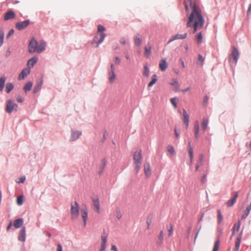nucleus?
I'll use <instances>...</instances> for the list:
<instances>
[{
    "mask_svg": "<svg viewBox=\"0 0 251 251\" xmlns=\"http://www.w3.org/2000/svg\"><path fill=\"white\" fill-rule=\"evenodd\" d=\"M56 251H63L62 247L60 244H58Z\"/></svg>",
    "mask_w": 251,
    "mask_h": 251,
    "instance_id": "53",
    "label": "nucleus"
},
{
    "mask_svg": "<svg viewBox=\"0 0 251 251\" xmlns=\"http://www.w3.org/2000/svg\"><path fill=\"white\" fill-rule=\"evenodd\" d=\"M18 239L20 241L25 242V227H23L19 232Z\"/></svg>",
    "mask_w": 251,
    "mask_h": 251,
    "instance_id": "17",
    "label": "nucleus"
},
{
    "mask_svg": "<svg viewBox=\"0 0 251 251\" xmlns=\"http://www.w3.org/2000/svg\"><path fill=\"white\" fill-rule=\"evenodd\" d=\"M163 237H164L163 232V231H161L160 232V234L158 236V243L159 244H161L162 243L163 240Z\"/></svg>",
    "mask_w": 251,
    "mask_h": 251,
    "instance_id": "38",
    "label": "nucleus"
},
{
    "mask_svg": "<svg viewBox=\"0 0 251 251\" xmlns=\"http://www.w3.org/2000/svg\"><path fill=\"white\" fill-rule=\"evenodd\" d=\"M157 75H153L152 76L151 81L149 83L148 86L151 87H152L157 81Z\"/></svg>",
    "mask_w": 251,
    "mask_h": 251,
    "instance_id": "32",
    "label": "nucleus"
},
{
    "mask_svg": "<svg viewBox=\"0 0 251 251\" xmlns=\"http://www.w3.org/2000/svg\"><path fill=\"white\" fill-rule=\"evenodd\" d=\"M80 212H81L82 218V220L84 222V225L85 226L86 220L87 219V216H88V212H87V208L85 206L84 207L82 208L81 209Z\"/></svg>",
    "mask_w": 251,
    "mask_h": 251,
    "instance_id": "13",
    "label": "nucleus"
},
{
    "mask_svg": "<svg viewBox=\"0 0 251 251\" xmlns=\"http://www.w3.org/2000/svg\"><path fill=\"white\" fill-rule=\"evenodd\" d=\"M187 36V34L186 32L184 33L183 34H177L172 37V38L170 40L169 42H172L175 40L184 39H185Z\"/></svg>",
    "mask_w": 251,
    "mask_h": 251,
    "instance_id": "12",
    "label": "nucleus"
},
{
    "mask_svg": "<svg viewBox=\"0 0 251 251\" xmlns=\"http://www.w3.org/2000/svg\"><path fill=\"white\" fill-rule=\"evenodd\" d=\"M173 230H174L173 226L172 224H171L169 228H168V236L169 237L172 236V235L173 234Z\"/></svg>",
    "mask_w": 251,
    "mask_h": 251,
    "instance_id": "45",
    "label": "nucleus"
},
{
    "mask_svg": "<svg viewBox=\"0 0 251 251\" xmlns=\"http://www.w3.org/2000/svg\"><path fill=\"white\" fill-rule=\"evenodd\" d=\"M208 100V98L207 96H205L203 99V102L204 103H207Z\"/></svg>",
    "mask_w": 251,
    "mask_h": 251,
    "instance_id": "62",
    "label": "nucleus"
},
{
    "mask_svg": "<svg viewBox=\"0 0 251 251\" xmlns=\"http://www.w3.org/2000/svg\"><path fill=\"white\" fill-rule=\"evenodd\" d=\"M46 47V43L41 41L39 43L34 39H32L28 45V51L30 53H41L44 51Z\"/></svg>",
    "mask_w": 251,
    "mask_h": 251,
    "instance_id": "2",
    "label": "nucleus"
},
{
    "mask_svg": "<svg viewBox=\"0 0 251 251\" xmlns=\"http://www.w3.org/2000/svg\"><path fill=\"white\" fill-rule=\"evenodd\" d=\"M120 43L123 45L126 44V40L125 38H122L120 40Z\"/></svg>",
    "mask_w": 251,
    "mask_h": 251,
    "instance_id": "56",
    "label": "nucleus"
},
{
    "mask_svg": "<svg viewBox=\"0 0 251 251\" xmlns=\"http://www.w3.org/2000/svg\"><path fill=\"white\" fill-rule=\"evenodd\" d=\"M152 223V217H148L146 220V224L147 225V228L149 229L150 228V226Z\"/></svg>",
    "mask_w": 251,
    "mask_h": 251,
    "instance_id": "40",
    "label": "nucleus"
},
{
    "mask_svg": "<svg viewBox=\"0 0 251 251\" xmlns=\"http://www.w3.org/2000/svg\"><path fill=\"white\" fill-rule=\"evenodd\" d=\"M120 59L118 57H116L115 58V63L117 64V65H119L120 63Z\"/></svg>",
    "mask_w": 251,
    "mask_h": 251,
    "instance_id": "54",
    "label": "nucleus"
},
{
    "mask_svg": "<svg viewBox=\"0 0 251 251\" xmlns=\"http://www.w3.org/2000/svg\"><path fill=\"white\" fill-rule=\"evenodd\" d=\"M105 30V28L103 26L101 25H98L97 34L94 38V41L97 43V47L103 41L106 37V34L103 32Z\"/></svg>",
    "mask_w": 251,
    "mask_h": 251,
    "instance_id": "3",
    "label": "nucleus"
},
{
    "mask_svg": "<svg viewBox=\"0 0 251 251\" xmlns=\"http://www.w3.org/2000/svg\"><path fill=\"white\" fill-rule=\"evenodd\" d=\"M179 62L181 63L182 67L183 68H184L185 67V63H184L183 60L182 59H180Z\"/></svg>",
    "mask_w": 251,
    "mask_h": 251,
    "instance_id": "59",
    "label": "nucleus"
},
{
    "mask_svg": "<svg viewBox=\"0 0 251 251\" xmlns=\"http://www.w3.org/2000/svg\"><path fill=\"white\" fill-rule=\"evenodd\" d=\"M14 31L13 29H11L7 36V38L13 35L14 34Z\"/></svg>",
    "mask_w": 251,
    "mask_h": 251,
    "instance_id": "58",
    "label": "nucleus"
},
{
    "mask_svg": "<svg viewBox=\"0 0 251 251\" xmlns=\"http://www.w3.org/2000/svg\"><path fill=\"white\" fill-rule=\"evenodd\" d=\"M93 202L95 207L96 208L97 212H99L100 204L99 199L98 198L94 199Z\"/></svg>",
    "mask_w": 251,
    "mask_h": 251,
    "instance_id": "30",
    "label": "nucleus"
},
{
    "mask_svg": "<svg viewBox=\"0 0 251 251\" xmlns=\"http://www.w3.org/2000/svg\"><path fill=\"white\" fill-rule=\"evenodd\" d=\"M81 134V132L79 131H73L72 132L71 137V141H75L78 139Z\"/></svg>",
    "mask_w": 251,
    "mask_h": 251,
    "instance_id": "21",
    "label": "nucleus"
},
{
    "mask_svg": "<svg viewBox=\"0 0 251 251\" xmlns=\"http://www.w3.org/2000/svg\"><path fill=\"white\" fill-rule=\"evenodd\" d=\"M196 40L198 44H201L202 42V35L201 32L197 35Z\"/></svg>",
    "mask_w": 251,
    "mask_h": 251,
    "instance_id": "33",
    "label": "nucleus"
},
{
    "mask_svg": "<svg viewBox=\"0 0 251 251\" xmlns=\"http://www.w3.org/2000/svg\"><path fill=\"white\" fill-rule=\"evenodd\" d=\"M4 36V32L3 31H1L0 34V47L3 44Z\"/></svg>",
    "mask_w": 251,
    "mask_h": 251,
    "instance_id": "44",
    "label": "nucleus"
},
{
    "mask_svg": "<svg viewBox=\"0 0 251 251\" xmlns=\"http://www.w3.org/2000/svg\"><path fill=\"white\" fill-rule=\"evenodd\" d=\"M238 196V194L237 192H235L233 198L228 200L226 202V206L227 207H231L234 205V204L236 201L237 199Z\"/></svg>",
    "mask_w": 251,
    "mask_h": 251,
    "instance_id": "14",
    "label": "nucleus"
},
{
    "mask_svg": "<svg viewBox=\"0 0 251 251\" xmlns=\"http://www.w3.org/2000/svg\"><path fill=\"white\" fill-rule=\"evenodd\" d=\"M168 151H169L172 154H174L175 153V151L174 147L172 145H169L167 148Z\"/></svg>",
    "mask_w": 251,
    "mask_h": 251,
    "instance_id": "39",
    "label": "nucleus"
},
{
    "mask_svg": "<svg viewBox=\"0 0 251 251\" xmlns=\"http://www.w3.org/2000/svg\"><path fill=\"white\" fill-rule=\"evenodd\" d=\"M239 56V52L238 50L235 47H233L232 52L230 55L229 61L230 62H233L235 64H236Z\"/></svg>",
    "mask_w": 251,
    "mask_h": 251,
    "instance_id": "7",
    "label": "nucleus"
},
{
    "mask_svg": "<svg viewBox=\"0 0 251 251\" xmlns=\"http://www.w3.org/2000/svg\"><path fill=\"white\" fill-rule=\"evenodd\" d=\"M23 219L19 218L14 221V226L15 228H18L22 226L23 224Z\"/></svg>",
    "mask_w": 251,
    "mask_h": 251,
    "instance_id": "24",
    "label": "nucleus"
},
{
    "mask_svg": "<svg viewBox=\"0 0 251 251\" xmlns=\"http://www.w3.org/2000/svg\"><path fill=\"white\" fill-rule=\"evenodd\" d=\"M37 60L38 58L36 57H33L30 59L28 61L27 64L28 67L30 68H32L34 66V65L37 63Z\"/></svg>",
    "mask_w": 251,
    "mask_h": 251,
    "instance_id": "22",
    "label": "nucleus"
},
{
    "mask_svg": "<svg viewBox=\"0 0 251 251\" xmlns=\"http://www.w3.org/2000/svg\"><path fill=\"white\" fill-rule=\"evenodd\" d=\"M242 232L240 233V234L239 235V236L236 238V241H235V246L234 249V251H238L239 249L240 246V243H241V240L242 238Z\"/></svg>",
    "mask_w": 251,
    "mask_h": 251,
    "instance_id": "19",
    "label": "nucleus"
},
{
    "mask_svg": "<svg viewBox=\"0 0 251 251\" xmlns=\"http://www.w3.org/2000/svg\"><path fill=\"white\" fill-rule=\"evenodd\" d=\"M18 106L12 100H9L7 101L6 104V111L8 113L17 111Z\"/></svg>",
    "mask_w": 251,
    "mask_h": 251,
    "instance_id": "6",
    "label": "nucleus"
},
{
    "mask_svg": "<svg viewBox=\"0 0 251 251\" xmlns=\"http://www.w3.org/2000/svg\"><path fill=\"white\" fill-rule=\"evenodd\" d=\"M71 216L73 220L76 219L79 215V205L76 201H75L71 204Z\"/></svg>",
    "mask_w": 251,
    "mask_h": 251,
    "instance_id": "5",
    "label": "nucleus"
},
{
    "mask_svg": "<svg viewBox=\"0 0 251 251\" xmlns=\"http://www.w3.org/2000/svg\"><path fill=\"white\" fill-rule=\"evenodd\" d=\"M17 100L19 102H22L24 100V98L20 96H18L17 97Z\"/></svg>",
    "mask_w": 251,
    "mask_h": 251,
    "instance_id": "50",
    "label": "nucleus"
},
{
    "mask_svg": "<svg viewBox=\"0 0 251 251\" xmlns=\"http://www.w3.org/2000/svg\"><path fill=\"white\" fill-rule=\"evenodd\" d=\"M171 102L173 105L174 107L176 108L177 107V103L178 101V99L177 98H172L171 100Z\"/></svg>",
    "mask_w": 251,
    "mask_h": 251,
    "instance_id": "37",
    "label": "nucleus"
},
{
    "mask_svg": "<svg viewBox=\"0 0 251 251\" xmlns=\"http://www.w3.org/2000/svg\"><path fill=\"white\" fill-rule=\"evenodd\" d=\"M16 16L15 13L12 10H9L6 12L4 16V20L7 21L14 18Z\"/></svg>",
    "mask_w": 251,
    "mask_h": 251,
    "instance_id": "11",
    "label": "nucleus"
},
{
    "mask_svg": "<svg viewBox=\"0 0 251 251\" xmlns=\"http://www.w3.org/2000/svg\"><path fill=\"white\" fill-rule=\"evenodd\" d=\"M149 70L147 66H144V67L143 75L146 76H148L149 75Z\"/></svg>",
    "mask_w": 251,
    "mask_h": 251,
    "instance_id": "46",
    "label": "nucleus"
},
{
    "mask_svg": "<svg viewBox=\"0 0 251 251\" xmlns=\"http://www.w3.org/2000/svg\"><path fill=\"white\" fill-rule=\"evenodd\" d=\"M241 226V222L240 221H238L237 223L234 224L233 228H232V236L234 234L235 231L237 232H238Z\"/></svg>",
    "mask_w": 251,
    "mask_h": 251,
    "instance_id": "27",
    "label": "nucleus"
},
{
    "mask_svg": "<svg viewBox=\"0 0 251 251\" xmlns=\"http://www.w3.org/2000/svg\"><path fill=\"white\" fill-rule=\"evenodd\" d=\"M208 124V119L207 118H204L202 120V127L204 131L206 130Z\"/></svg>",
    "mask_w": 251,
    "mask_h": 251,
    "instance_id": "31",
    "label": "nucleus"
},
{
    "mask_svg": "<svg viewBox=\"0 0 251 251\" xmlns=\"http://www.w3.org/2000/svg\"><path fill=\"white\" fill-rule=\"evenodd\" d=\"M107 238V235L105 234H103L101 235L100 251H105V250L106 248Z\"/></svg>",
    "mask_w": 251,
    "mask_h": 251,
    "instance_id": "9",
    "label": "nucleus"
},
{
    "mask_svg": "<svg viewBox=\"0 0 251 251\" xmlns=\"http://www.w3.org/2000/svg\"><path fill=\"white\" fill-rule=\"evenodd\" d=\"M175 136L176 138H178L179 136V132L177 131V129H176V128H175Z\"/></svg>",
    "mask_w": 251,
    "mask_h": 251,
    "instance_id": "57",
    "label": "nucleus"
},
{
    "mask_svg": "<svg viewBox=\"0 0 251 251\" xmlns=\"http://www.w3.org/2000/svg\"><path fill=\"white\" fill-rule=\"evenodd\" d=\"M14 86L11 83H8L6 85V90L9 93L13 89Z\"/></svg>",
    "mask_w": 251,
    "mask_h": 251,
    "instance_id": "35",
    "label": "nucleus"
},
{
    "mask_svg": "<svg viewBox=\"0 0 251 251\" xmlns=\"http://www.w3.org/2000/svg\"><path fill=\"white\" fill-rule=\"evenodd\" d=\"M159 67L161 71H164L168 67V64L166 62V59L163 58L159 62Z\"/></svg>",
    "mask_w": 251,
    "mask_h": 251,
    "instance_id": "16",
    "label": "nucleus"
},
{
    "mask_svg": "<svg viewBox=\"0 0 251 251\" xmlns=\"http://www.w3.org/2000/svg\"><path fill=\"white\" fill-rule=\"evenodd\" d=\"M6 81V77L4 76H2L0 78V91H1L4 86L5 82Z\"/></svg>",
    "mask_w": 251,
    "mask_h": 251,
    "instance_id": "29",
    "label": "nucleus"
},
{
    "mask_svg": "<svg viewBox=\"0 0 251 251\" xmlns=\"http://www.w3.org/2000/svg\"><path fill=\"white\" fill-rule=\"evenodd\" d=\"M172 84L176 86V87H177L178 86V82L176 80H175L174 81V83L173 84Z\"/></svg>",
    "mask_w": 251,
    "mask_h": 251,
    "instance_id": "64",
    "label": "nucleus"
},
{
    "mask_svg": "<svg viewBox=\"0 0 251 251\" xmlns=\"http://www.w3.org/2000/svg\"><path fill=\"white\" fill-rule=\"evenodd\" d=\"M30 73V70L29 69H25L20 73L19 76V79H24Z\"/></svg>",
    "mask_w": 251,
    "mask_h": 251,
    "instance_id": "18",
    "label": "nucleus"
},
{
    "mask_svg": "<svg viewBox=\"0 0 251 251\" xmlns=\"http://www.w3.org/2000/svg\"><path fill=\"white\" fill-rule=\"evenodd\" d=\"M250 211L248 210V209H246L245 211L244 212V214L242 215L241 219H245L247 218V217L248 216Z\"/></svg>",
    "mask_w": 251,
    "mask_h": 251,
    "instance_id": "47",
    "label": "nucleus"
},
{
    "mask_svg": "<svg viewBox=\"0 0 251 251\" xmlns=\"http://www.w3.org/2000/svg\"><path fill=\"white\" fill-rule=\"evenodd\" d=\"M187 2L189 3L192 11L188 17L186 25L187 27H193V32L195 33L203 27L205 20L202 15L201 9L192 0L184 1L185 10L187 11L188 9Z\"/></svg>",
    "mask_w": 251,
    "mask_h": 251,
    "instance_id": "1",
    "label": "nucleus"
},
{
    "mask_svg": "<svg viewBox=\"0 0 251 251\" xmlns=\"http://www.w3.org/2000/svg\"><path fill=\"white\" fill-rule=\"evenodd\" d=\"M218 222L220 223L223 221V216L220 209L218 210Z\"/></svg>",
    "mask_w": 251,
    "mask_h": 251,
    "instance_id": "41",
    "label": "nucleus"
},
{
    "mask_svg": "<svg viewBox=\"0 0 251 251\" xmlns=\"http://www.w3.org/2000/svg\"><path fill=\"white\" fill-rule=\"evenodd\" d=\"M188 152L190 159V163H192L193 158V150L190 143L188 144Z\"/></svg>",
    "mask_w": 251,
    "mask_h": 251,
    "instance_id": "28",
    "label": "nucleus"
},
{
    "mask_svg": "<svg viewBox=\"0 0 251 251\" xmlns=\"http://www.w3.org/2000/svg\"><path fill=\"white\" fill-rule=\"evenodd\" d=\"M183 123L187 127L189 125V116L185 109H183Z\"/></svg>",
    "mask_w": 251,
    "mask_h": 251,
    "instance_id": "20",
    "label": "nucleus"
},
{
    "mask_svg": "<svg viewBox=\"0 0 251 251\" xmlns=\"http://www.w3.org/2000/svg\"><path fill=\"white\" fill-rule=\"evenodd\" d=\"M108 79L110 83H113L116 79L115 72L109 71L108 72Z\"/></svg>",
    "mask_w": 251,
    "mask_h": 251,
    "instance_id": "23",
    "label": "nucleus"
},
{
    "mask_svg": "<svg viewBox=\"0 0 251 251\" xmlns=\"http://www.w3.org/2000/svg\"><path fill=\"white\" fill-rule=\"evenodd\" d=\"M220 241L219 240H217L214 243V247L213 249V251H218L220 247Z\"/></svg>",
    "mask_w": 251,
    "mask_h": 251,
    "instance_id": "36",
    "label": "nucleus"
},
{
    "mask_svg": "<svg viewBox=\"0 0 251 251\" xmlns=\"http://www.w3.org/2000/svg\"><path fill=\"white\" fill-rule=\"evenodd\" d=\"M251 12V3L250 4V6H249V9L248 10V11H247V14L248 15L249 14V13H250Z\"/></svg>",
    "mask_w": 251,
    "mask_h": 251,
    "instance_id": "63",
    "label": "nucleus"
},
{
    "mask_svg": "<svg viewBox=\"0 0 251 251\" xmlns=\"http://www.w3.org/2000/svg\"><path fill=\"white\" fill-rule=\"evenodd\" d=\"M17 203L18 205H21L23 203V198L22 196H19L17 199Z\"/></svg>",
    "mask_w": 251,
    "mask_h": 251,
    "instance_id": "43",
    "label": "nucleus"
},
{
    "mask_svg": "<svg viewBox=\"0 0 251 251\" xmlns=\"http://www.w3.org/2000/svg\"><path fill=\"white\" fill-rule=\"evenodd\" d=\"M199 123L198 121H197L195 122L194 125L195 137L196 139L199 137Z\"/></svg>",
    "mask_w": 251,
    "mask_h": 251,
    "instance_id": "26",
    "label": "nucleus"
},
{
    "mask_svg": "<svg viewBox=\"0 0 251 251\" xmlns=\"http://www.w3.org/2000/svg\"><path fill=\"white\" fill-rule=\"evenodd\" d=\"M111 251H118V249L115 245H111Z\"/></svg>",
    "mask_w": 251,
    "mask_h": 251,
    "instance_id": "55",
    "label": "nucleus"
},
{
    "mask_svg": "<svg viewBox=\"0 0 251 251\" xmlns=\"http://www.w3.org/2000/svg\"><path fill=\"white\" fill-rule=\"evenodd\" d=\"M198 60L202 64L204 60V57L201 55V54H199V56H198Z\"/></svg>",
    "mask_w": 251,
    "mask_h": 251,
    "instance_id": "49",
    "label": "nucleus"
},
{
    "mask_svg": "<svg viewBox=\"0 0 251 251\" xmlns=\"http://www.w3.org/2000/svg\"><path fill=\"white\" fill-rule=\"evenodd\" d=\"M134 163L135 164V170L136 173H138L142 163V153L141 151H136L133 155Z\"/></svg>",
    "mask_w": 251,
    "mask_h": 251,
    "instance_id": "4",
    "label": "nucleus"
},
{
    "mask_svg": "<svg viewBox=\"0 0 251 251\" xmlns=\"http://www.w3.org/2000/svg\"><path fill=\"white\" fill-rule=\"evenodd\" d=\"M115 67L113 64H111L110 65V70L109 71L115 72Z\"/></svg>",
    "mask_w": 251,
    "mask_h": 251,
    "instance_id": "60",
    "label": "nucleus"
},
{
    "mask_svg": "<svg viewBox=\"0 0 251 251\" xmlns=\"http://www.w3.org/2000/svg\"><path fill=\"white\" fill-rule=\"evenodd\" d=\"M144 173L146 176L148 177L151 175L150 165L149 162H146L144 165Z\"/></svg>",
    "mask_w": 251,
    "mask_h": 251,
    "instance_id": "15",
    "label": "nucleus"
},
{
    "mask_svg": "<svg viewBox=\"0 0 251 251\" xmlns=\"http://www.w3.org/2000/svg\"><path fill=\"white\" fill-rule=\"evenodd\" d=\"M206 175H203V176H202L201 179V183H205V182L206 181Z\"/></svg>",
    "mask_w": 251,
    "mask_h": 251,
    "instance_id": "52",
    "label": "nucleus"
},
{
    "mask_svg": "<svg viewBox=\"0 0 251 251\" xmlns=\"http://www.w3.org/2000/svg\"><path fill=\"white\" fill-rule=\"evenodd\" d=\"M134 44L137 46H140L142 43L141 36L137 34L134 37Z\"/></svg>",
    "mask_w": 251,
    "mask_h": 251,
    "instance_id": "25",
    "label": "nucleus"
},
{
    "mask_svg": "<svg viewBox=\"0 0 251 251\" xmlns=\"http://www.w3.org/2000/svg\"><path fill=\"white\" fill-rule=\"evenodd\" d=\"M30 23L29 20H27L23 22H18L16 24V28L18 30H21L25 28Z\"/></svg>",
    "mask_w": 251,
    "mask_h": 251,
    "instance_id": "8",
    "label": "nucleus"
},
{
    "mask_svg": "<svg viewBox=\"0 0 251 251\" xmlns=\"http://www.w3.org/2000/svg\"><path fill=\"white\" fill-rule=\"evenodd\" d=\"M202 160H203V156H202V155H201L200 157V158H199V162L197 165V166L196 167V169L197 171L198 170L200 166L201 165L202 163Z\"/></svg>",
    "mask_w": 251,
    "mask_h": 251,
    "instance_id": "42",
    "label": "nucleus"
},
{
    "mask_svg": "<svg viewBox=\"0 0 251 251\" xmlns=\"http://www.w3.org/2000/svg\"><path fill=\"white\" fill-rule=\"evenodd\" d=\"M116 217L118 219H120L121 218L122 216V213L119 209H117L116 210Z\"/></svg>",
    "mask_w": 251,
    "mask_h": 251,
    "instance_id": "48",
    "label": "nucleus"
},
{
    "mask_svg": "<svg viewBox=\"0 0 251 251\" xmlns=\"http://www.w3.org/2000/svg\"><path fill=\"white\" fill-rule=\"evenodd\" d=\"M152 46L151 43H148L147 45L144 48V56L146 58H149L151 54Z\"/></svg>",
    "mask_w": 251,
    "mask_h": 251,
    "instance_id": "10",
    "label": "nucleus"
},
{
    "mask_svg": "<svg viewBox=\"0 0 251 251\" xmlns=\"http://www.w3.org/2000/svg\"><path fill=\"white\" fill-rule=\"evenodd\" d=\"M41 86L38 85L37 87H35L33 89V93H37L40 89Z\"/></svg>",
    "mask_w": 251,
    "mask_h": 251,
    "instance_id": "51",
    "label": "nucleus"
},
{
    "mask_svg": "<svg viewBox=\"0 0 251 251\" xmlns=\"http://www.w3.org/2000/svg\"><path fill=\"white\" fill-rule=\"evenodd\" d=\"M32 86V83L31 82H29L27 83L25 87H24V89L25 92L27 91H30Z\"/></svg>",
    "mask_w": 251,
    "mask_h": 251,
    "instance_id": "34",
    "label": "nucleus"
},
{
    "mask_svg": "<svg viewBox=\"0 0 251 251\" xmlns=\"http://www.w3.org/2000/svg\"><path fill=\"white\" fill-rule=\"evenodd\" d=\"M25 177H21V178H20V181L18 182L19 183V182L24 183L25 182Z\"/></svg>",
    "mask_w": 251,
    "mask_h": 251,
    "instance_id": "61",
    "label": "nucleus"
}]
</instances>
